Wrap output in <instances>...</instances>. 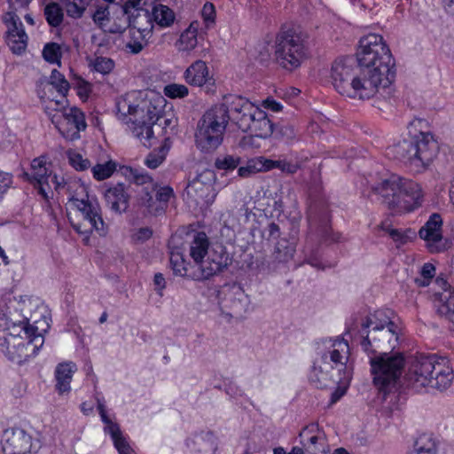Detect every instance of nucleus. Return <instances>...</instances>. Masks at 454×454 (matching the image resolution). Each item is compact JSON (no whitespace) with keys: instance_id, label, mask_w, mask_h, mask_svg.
<instances>
[{"instance_id":"22","label":"nucleus","mask_w":454,"mask_h":454,"mask_svg":"<svg viewBox=\"0 0 454 454\" xmlns=\"http://www.w3.org/2000/svg\"><path fill=\"white\" fill-rule=\"evenodd\" d=\"M51 171L46 167V162L42 158L34 159L31 162V172L24 173V176L27 181L33 184L38 192L45 200H49L51 192Z\"/></svg>"},{"instance_id":"39","label":"nucleus","mask_w":454,"mask_h":454,"mask_svg":"<svg viewBox=\"0 0 454 454\" xmlns=\"http://www.w3.org/2000/svg\"><path fill=\"white\" fill-rule=\"evenodd\" d=\"M44 16L50 26L57 27L63 21V9L58 3H50L44 7Z\"/></svg>"},{"instance_id":"54","label":"nucleus","mask_w":454,"mask_h":454,"mask_svg":"<svg viewBox=\"0 0 454 454\" xmlns=\"http://www.w3.org/2000/svg\"><path fill=\"white\" fill-rule=\"evenodd\" d=\"M67 157L70 165L78 171H84L90 167V161L74 151H68Z\"/></svg>"},{"instance_id":"12","label":"nucleus","mask_w":454,"mask_h":454,"mask_svg":"<svg viewBox=\"0 0 454 454\" xmlns=\"http://www.w3.org/2000/svg\"><path fill=\"white\" fill-rule=\"evenodd\" d=\"M283 110L281 103L271 97H268L260 105H257L244 97L229 94L223 98L221 103L213 106L208 114H241L242 112L265 114V111L278 113Z\"/></svg>"},{"instance_id":"35","label":"nucleus","mask_w":454,"mask_h":454,"mask_svg":"<svg viewBox=\"0 0 454 454\" xmlns=\"http://www.w3.org/2000/svg\"><path fill=\"white\" fill-rule=\"evenodd\" d=\"M153 20L160 27H168L175 20L174 12L167 5L156 4L150 12Z\"/></svg>"},{"instance_id":"24","label":"nucleus","mask_w":454,"mask_h":454,"mask_svg":"<svg viewBox=\"0 0 454 454\" xmlns=\"http://www.w3.org/2000/svg\"><path fill=\"white\" fill-rule=\"evenodd\" d=\"M400 195L402 205L400 206L399 212L413 211L422 205L424 198L422 188L419 184L411 179L402 177Z\"/></svg>"},{"instance_id":"9","label":"nucleus","mask_w":454,"mask_h":454,"mask_svg":"<svg viewBox=\"0 0 454 454\" xmlns=\"http://www.w3.org/2000/svg\"><path fill=\"white\" fill-rule=\"evenodd\" d=\"M382 311H376L372 317H369L362 325L363 332L367 328L366 335L363 336L360 345L364 351L370 354H378L379 348H383L385 343L396 341L397 326L388 319L381 320Z\"/></svg>"},{"instance_id":"21","label":"nucleus","mask_w":454,"mask_h":454,"mask_svg":"<svg viewBox=\"0 0 454 454\" xmlns=\"http://www.w3.org/2000/svg\"><path fill=\"white\" fill-rule=\"evenodd\" d=\"M232 121L239 129L244 132L249 130L259 138L269 137L273 132V123L269 115H236Z\"/></svg>"},{"instance_id":"41","label":"nucleus","mask_w":454,"mask_h":454,"mask_svg":"<svg viewBox=\"0 0 454 454\" xmlns=\"http://www.w3.org/2000/svg\"><path fill=\"white\" fill-rule=\"evenodd\" d=\"M198 44L197 31L190 26L184 32L181 34L178 41V50L180 51H191Z\"/></svg>"},{"instance_id":"3","label":"nucleus","mask_w":454,"mask_h":454,"mask_svg":"<svg viewBox=\"0 0 454 454\" xmlns=\"http://www.w3.org/2000/svg\"><path fill=\"white\" fill-rule=\"evenodd\" d=\"M453 379L449 362L434 355L416 356L406 373L408 383L416 389L430 387L442 391L451 385Z\"/></svg>"},{"instance_id":"16","label":"nucleus","mask_w":454,"mask_h":454,"mask_svg":"<svg viewBox=\"0 0 454 454\" xmlns=\"http://www.w3.org/2000/svg\"><path fill=\"white\" fill-rule=\"evenodd\" d=\"M215 179L214 171L206 169L193 178L186 186L185 192L189 200L196 205L209 204L215 200L213 182Z\"/></svg>"},{"instance_id":"43","label":"nucleus","mask_w":454,"mask_h":454,"mask_svg":"<svg viewBox=\"0 0 454 454\" xmlns=\"http://www.w3.org/2000/svg\"><path fill=\"white\" fill-rule=\"evenodd\" d=\"M94 23L106 32L115 33L114 30L107 28L110 22V12L108 6L99 5L92 14Z\"/></svg>"},{"instance_id":"47","label":"nucleus","mask_w":454,"mask_h":454,"mask_svg":"<svg viewBox=\"0 0 454 454\" xmlns=\"http://www.w3.org/2000/svg\"><path fill=\"white\" fill-rule=\"evenodd\" d=\"M116 169V164L113 160H109L103 164H97L92 167L91 171L93 177L98 181L110 177Z\"/></svg>"},{"instance_id":"42","label":"nucleus","mask_w":454,"mask_h":454,"mask_svg":"<svg viewBox=\"0 0 454 454\" xmlns=\"http://www.w3.org/2000/svg\"><path fill=\"white\" fill-rule=\"evenodd\" d=\"M328 215L324 216L320 220L318 227V235L322 242L333 243L340 240L341 235L339 232H333L331 229Z\"/></svg>"},{"instance_id":"18","label":"nucleus","mask_w":454,"mask_h":454,"mask_svg":"<svg viewBox=\"0 0 454 454\" xmlns=\"http://www.w3.org/2000/svg\"><path fill=\"white\" fill-rule=\"evenodd\" d=\"M231 263V258L221 247L219 251L215 250L208 254L207 258L203 260L199 265L198 269L194 270L189 278L196 280L202 281L222 272Z\"/></svg>"},{"instance_id":"36","label":"nucleus","mask_w":454,"mask_h":454,"mask_svg":"<svg viewBox=\"0 0 454 454\" xmlns=\"http://www.w3.org/2000/svg\"><path fill=\"white\" fill-rule=\"evenodd\" d=\"M308 160L307 156H299L297 153H292L290 160L283 159L271 161L272 166L288 174H294L300 169L304 161Z\"/></svg>"},{"instance_id":"38","label":"nucleus","mask_w":454,"mask_h":454,"mask_svg":"<svg viewBox=\"0 0 454 454\" xmlns=\"http://www.w3.org/2000/svg\"><path fill=\"white\" fill-rule=\"evenodd\" d=\"M137 202L140 207H145L151 215H159L162 214V207L158 205L156 198H153L152 192L148 191V187L143 189Z\"/></svg>"},{"instance_id":"11","label":"nucleus","mask_w":454,"mask_h":454,"mask_svg":"<svg viewBox=\"0 0 454 454\" xmlns=\"http://www.w3.org/2000/svg\"><path fill=\"white\" fill-rule=\"evenodd\" d=\"M119 121L126 125L134 137L138 138L141 143L149 147L152 145L151 140L153 138V126H164L162 129L166 132L168 129L171 131L177 125V119L172 115L171 118H165L166 115H117Z\"/></svg>"},{"instance_id":"13","label":"nucleus","mask_w":454,"mask_h":454,"mask_svg":"<svg viewBox=\"0 0 454 454\" xmlns=\"http://www.w3.org/2000/svg\"><path fill=\"white\" fill-rule=\"evenodd\" d=\"M118 114H168L171 106H168L164 97L152 93L145 98L135 94L127 95L117 102Z\"/></svg>"},{"instance_id":"4","label":"nucleus","mask_w":454,"mask_h":454,"mask_svg":"<svg viewBox=\"0 0 454 454\" xmlns=\"http://www.w3.org/2000/svg\"><path fill=\"white\" fill-rule=\"evenodd\" d=\"M438 153V144L430 132H420L414 140L403 139L387 148L389 158L406 164L412 171L421 173L433 162Z\"/></svg>"},{"instance_id":"10","label":"nucleus","mask_w":454,"mask_h":454,"mask_svg":"<svg viewBox=\"0 0 454 454\" xmlns=\"http://www.w3.org/2000/svg\"><path fill=\"white\" fill-rule=\"evenodd\" d=\"M230 115H202L197 123L195 144L205 153L215 152L223 143Z\"/></svg>"},{"instance_id":"31","label":"nucleus","mask_w":454,"mask_h":454,"mask_svg":"<svg viewBox=\"0 0 454 454\" xmlns=\"http://www.w3.org/2000/svg\"><path fill=\"white\" fill-rule=\"evenodd\" d=\"M127 16L129 28L140 30L142 33H145V35H152L153 20L149 10L142 12H135Z\"/></svg>"},{"instance_id":"48","label":"nucleus","mask_w":454,"mask_h":454,"mask_svg":"<svg viewBox=\"0 0 454 454\" xmlns=\"http://www.w3.org/2000/svg\"><path fill=\"white\" fill-rule=\"evenodd\" d=\"M6 42L13 53L20 54L27 47V35L25 32H21L20 35H6Z\"/></svg>"},{"instance_id":"37","label":"nucleus","mask_w":454,"mask_h":454,"mask_svg":"<svg viewBox=\"0 0 454 454\" xmlns=\"http://www.w3.org/2000/svg\"><path fill=\"white\" fill-rule=\"evenodd\" d=\"M67 15L72 19H80L83 16L91 0H61Z\"/></svg>"},{"instance_id":"29","label":"nucleus","mask_w":454,"mask_h":454,"mask_svg":"<svg viewBox=\"0 0 454 454\" xmlns=\"http://www.w3.org/2000/svg\"><path fill=\"white\" fill-rule=\"evenodd\" d=\"M76 365L72 362L59 364L55 369L56 390L59 394L68 393Z\"/></svg>"},{"instance_id":"52","label":"nucleus","mask_w":454,"mask_h":454,"mask_svg":"<svg viewBox=\"0 0 454 454\" xmlns=\"http://www.w3.org/2000/svg\"><path fill=\"white\" fill-rule=\"evenodd\" d=\"M106 421L107 422H104L106 425L105 431L111 435V438L114 443L115 448L126 442L127 441L122 436L119 426L114 423L109 418H107Z\"/></svg>"},{"instance_id":"7","label":"nucleus","mask_w":454,"mask_h":454,"mask_svg":"<svg viewBox=\"0 0 454 454\" xmlns=\"http://www.w3.org/2000/svg\"><path fill=\"white\" fill-rule=\"evenodd\" d=\"M370 356L371 372L375 387L385 395L395 387L403 374L405 359L401 353L380 351Z\"/></svg>"},{"instance_id":"30","label":"nucleus","mask_w":454,"mask_h":454,"mask_svg":"<svg viewBox=\"0 0 454 454\" xmlns=\"http://www.w3.org/2000/svg\"><path fill=\"white\" fill-rule=\"evenodd\" d=\"M184 79L187 83L192 86L201 87L209 78V71L206 62L197 60L192 63L184 72Z\"/></svg>"},{"instance_id":"46","label":"nucleus","mask_w":454,"mask_h":454,"mask_svg":"<svg viewBox=\"0 0 454 454\" xmlns=\"http://www.w3.org/2000/svg\"><path fill=\"white\" fill-rule=\"evenodd\" d=\"M49 84L51 85L63 98L66 97L69 90V82L57 69H53L51 71L49 78Z\"/></svg>"},{"instance_id":"57","label":"nucleus","mask_w":454,"mask_h":454,"mask_svg":"<svg viewBox=\"0 0 454 454\" xmlns=\"http://www.w3.org/2000/svg\"><path fill=\"white\" fill-rule=\"evenodd\" d=\"M148 1L149 0H128L122 6L123 12L129 15L148 11V9L145 8L148 5Z\"/></svg>"},{"instance_id":"2","label":"nucleus","mask_w":454,"mask_h":454,"mask_svg":"<svg viewBox=\"0 0 454 454\" xmlns=\"http://www.w3.org/2000/svg\"><path fill=\"white\" fill-rule=\"evenodd\" d=\"M356 59L359 68L369 73L366 76L375 84L378 91L380 88H387L393 82L395 76V60L381 35L370 34L361 38Z\"/></svg>"},{"instance_id":"15","label":"nucleus","mask_w":454,"mask_h":454,"mask_svg":"<svg viewBox=\"0 0 454 454\" xmlns=\"http://www.w3.org/2000/svg\"><path fill=\"white\" fill-rule=\"evenodd\" d=\"M309 379L317 388L331 387L338 384L345 385L351 380V370H344V372L340 374L327 363L325 355L323 360L316 359Z\"/></svg>"},{"instance_id":"58","label":"nucleus","mask_w":454,"mask_h":454,"mask_svg":"<svg viewBox=\"0 0 454 454\" xmlns=\"http://www.w3.org/2000/svg\"><path fill=\"white\" fill-rule=\"evenodd\" d=\"M164 94L170 98H182L188 95V88L184 84L171 83L165 86Z\"/></svg>"},{"instance_id":"61","label":"nucleus","mask_w":454,"mask_h":454,"mask_svg":"<svg viewBox=\"0 0 454 454\" xmlns=\"http://www.w3.org/2000/svg\"><path fill=\"white\" fill-rule=\"evenodd\" d=\"M13 183V176L11 173L0 169V201L9 191Z\"/></svg>"},{"instance_id":"14","label":"nucleus","mask_w":454,"mask_h":454,"mask_svg":"<svg viewBox=\"0 0 454 454\" xmlns=\"http://www.w3.org/2000/svg\"><path fill=\"white\" fill-rule=\"evenodd\" d=\"M349 353V345L343 338L326 339L317 342L319 357L317 359L323 360V356L325 355L327 363L340 374L344 372V370L353 372L351 364H348Z\"/></svg>"},{"instance_id":"20","label":"nucleus","mask_w":454,"mask_h":454,"mask_svg":"<svg viewBox=\"0 0 454 454\" xmlns=\"http://www.w3.org/2000/svg\"><path fill=\"white\" fill-rule=\"evenodd\" d=\"M1 444L4 454H26L30 452L32 437L22 428H8L3 433Z\"/></svg>"},{"instance_id":"55","label":"nucleus","mask_w":454,"mask_h":454,"mask_svg":"<svg viewBox=\"0 0 454 454\" xmlns=\"http://www.w3.org/2000/svg\"><path fill=\"white\" fill-rule=\"evenodd\" d=\"M166 159L164 147L151 152L145 160V164L152 169L157 168Z\"/></svg>"},{"instance_id":"60","label":"nucleus","mask_w":454,"mask_h":454,"mask_svg":"<svg viewBox=\"0 0 454 454\" xmlns=\"http://www.w3.org/2000/svg\"><path fill=\"white\" fill-rule=\"evenodd\" d=\"M131 176L133 179V182L137 185H145L147 184L148 187L152 188V191L155 189V183L153 182V179L151 176H149L147 173L139 172L137 170H131Z\"/></svg>"},{"instance_id":"45","label":"nucleus","mask_w":454,"mask_h":454,"mask_svg":"<svg viewBox=\"0 0 454 454\" xmlns=\"http://www.w3.org/2000/svg\"><path fill=\"white\" fill-rule=\"evenodd\" d=\"M170 267L175 275L187 277L193 271H190L187 268L188 263L179 253L172 252L169 259Z\"/></svg>"},{"instance_id":"56","label":"nucleus","mask_w":454,"mask_h":454,"mask_svg":"<svg viewBox=\"0 0 454 454\" xmlns=\"http://www.w3.org/2000/svg\"><path fill=\"white\" fill-rule=\"evenodd\" d=\"M240 159L232 155H226L223 158H216L215 167L220 170H233L239 164Z\"/></svg>"},{"instance_id":"23","label":"nucleus","mask_w":454,"mask_h":454,"mask_svg":"<svg viewBox=\"0 0 454 454\" xmlns=\"http://www.w3.org/2000/svg\"><path fill=\"white\" fill-rule=\"evenodd\" d=\"M51 121L62 137L71 141L78 139L87 126L84 115H52Z\"/></svg>"},{"instance_id":"25","label":"nucleus","mask_w":454,"mask_h":454,"mask_svg":"<svg viewBox=\"0 0 454 454\" xmlns=\"http://www.w3.org/2000/svg\"><path fill=\"white\" fill-rule=\"evenodd\" d=\"M299 436L307 440V443L301 442L308 451L312 454L326 453L325 436L320 432L317 424H310L305 427L300 433Z\"/></svg>"},{"instance_id":"64","label":"nucleus","mask_w":454,"mask_h":454,"mask_svg":"<svg viewBox=\"0 0 454 454\" xmlns=\"http://www.w3.org/2000/svg\"><path fill=\"white\" fill-rule=\"evenodd\" d=\"M201 15L207 23H214L215 17L214 4L211 3H206L202 8Z\"/></svg>"},{"instance_id":"6","label":"nucleus","mask_w":454,"mask_h":454,"mask_svg":"<svg viewBox=\"0 0 454 454\" xmlns=\"http://www.w3.org/2000/svg\"><path fill=\"white\" fill-rule=\"evenodd\" d=\"M69 201L80 213L82 221L71 220L73 228L81 234L89 235L97 231L100 235L106 232V225L101 215L99 203L95 197L90 196L87 187L80 183L74 182L68 185Z\"/></svg>"},{"instance_id":"1","label":"nucleus","mask_w":454,"mask_h":454,"mask_svg":"<svg viewBox=\"0 0 454 454\" xmlns=\"http://www.w3.org/2000/svg\"><path fill=\"white\" fill-rule=\"evenodd\" d=\"M38 304V299L27 298L20 303L22 320L6 319V326L0 335V349L10 361L20 364L36 355L43 347V336L37 327L29 325L32 309L37 308Z\"/></svg>"},{"instance_id":"50","label":"nucleus","mask_w":454,"mask_h":454,"mask_svg":"<svg viewBox=\"0 0 454 454\" xmlns=\"http://www.w3.org/2000/svg\"><path fill=\"white\" fill-rule=\"evenodd\" d=\"M4 22L7 27V35H20L25 32L20 19L13 12H8L4 16Z\"/></svg>"},{"instance_id":"63","label":"nucleus","mask_w":454,"mask_h":454,"mask_svg":"<svg viewBox=\"0 0 454 454\" xmlns=\"http://www.w3.org/2000/svg\"><path fill=\"white\" fill-rule=\"evenodd\" d=\"M74 182H77V181L76 180L67 181L62 176H58L57 174L52 175V173H51L50 183H51L54 185V188L56 191H60V190L67 188V191L68 192V185Z\"/></svg>"},{"instance_id":"28","label":"nucleus","mask_w":454,"mask_h":454,"mask_svg":"<svg viewBox=\"0 0 454 454\" xmlns=\"http://www.w3.org/2000/svg\"><path fill=\"white\" fill-rule=\"evenodd\" d=\"M188 446L196 454H214L216 449L215 438L211 432H200L188 441Z\"/></svg>"},{"instance_id":"40","label":"nucleus","mask_w":454,"mask_h":454,"mask_svg":"<svg viewBox=\"0 0 454 454\" xmlns=\"http://www.w3.org/2000/svg\"><path fill=\"white\" fill-rule=\"evenodd\" d=\"M313 235L309 233L306 238L305 247H304V255H305V262L311 265L314 268L324 270L325 266L320 261V258L317 256V252L313 249Z\"/></svg>"},{"instance_id":"34","label":"nucleus","mask_w":454,"mask_h":454,"mask_svg":"<svg viewBox=\"0 0 454 454\" xmlns=\"http://www.w3.org/2000/svg\"><path fill=\"white\" fill-rule=\"evenodd\" d=\"M129 40L125 44L127 52L138 54L147 45L148 40L152 35H145L140 30L129 28Z\"/></svg>"},{"instance_id":"62","label":"nucleus","mask_w":454,"mask_h":454,"mask_svg":"<svg viewBox=\"0 0 454 454\" xmlns=\"http://www.w3.org/2000/svg\"><path fill=\"white\" fill-rule=\"evenodd\" d=\"M114 67V63L111 59L98 57L96 59L94 63V68L96 71L101 74H108Z\"/></svg>"},{"instance_id":"44","label":"nucleus","mask_w":454,"mask_h":454,"mask_svg":"<svg viewBox=\"0 0 454 454\" xmlns=\"http://www.w3.org/2000/svg\"><path fill=\"white\" fill-rule=\"evenodd\" d=\"M414 450L417 454H436L435 442L428 434H421L414 442Z\"/></svg>"},{"instance_id":"49","label":"nucleus","mask_w":454,"mask_h":454,"mask_svg":"<svg viewBox=\"0 0 454 454\" xmlns=\"http://www.w3.org/2000/svg\"><path fill=\"white\" fill-rule=\"evenodd\" d=\"M381 228L383 231H385L389 237L397 244V246L406 244L410 239V234H413L411 230H398L390 228L389 226H386L385 223L381 224Z\"/></svg>"},{"instance_id":"33","label":"nucleus","mask_w":454,"mask_h":454,"mask_svg":"<svg viewBox=\"0 0 454 454\" xmlns=\"http://www.w3.org/2000/svg\"><path fill=\"white\" fill-rule=\"evenodd\" d=\"M208 240L204 232H198L191 243L190 255L196 264H200L207 254Z\"/></svg>"},{"instance_id":"19","label":"nucleus","mask_w":454,"mask_h":454,"mask_svg":"<svg viewBox=\"0 0 454 454\" xmlns=\"http://www.w3.org/2000/svg\"><path fill=\"white\" fill-rule=\"evenodd\" d=\"M400 185H402V177L397 175H392L373 186L372 192L379 200L380 199L381 202L386 204L388 208L399 212L400 206L402 205Z\"/></svg>"},{"instance_id":"8","label":"nucleus","mask_w":454,"mask_h":454,"mask_svg":"<svg viewBox=\"0 0 454 454\" xmlns=\"http://www.w3.org/2000/svg\"><path fill=\"white\" fill-rule=\"evenodd\" d=\"M304 39L301 33L290 27H282L276 36L275 57L285 69L299 67L305 59Z\"/></svg>"},{"instance_id":"51","label":"nucleus","mask_w":454,"mask_h":454,"mask_svg":"<svg viewBox=\"0 0 454 454\" xmlns=\"http://www.w3.org/2000/svg\"><path fill=\"white\" fill-rule=\"evenodd\" d=\"M295 248L286 242H278L275 247V259L279 262H286L294 257Z\"/></svg>"},{"instance_id":"5","label":"nucleus","mask_w":454,"mask_h":454,"mask_svg":"<svg viewBox=\"0 0 454 454\" xmlns=\"http://www.w3.org/2000/svg\"><path fill=\"white\" fill-rule=\"evenodd\" d=\"M366 75L369 73L363 72L359 67L354 72L350 58L336 59L332 65V83L340 95L348 98H370L378 92L375 84Z\"/></svg>"},{"instance_id":"27","label":"nucleus","mask_w":454,"mask_h":454,"mask_svg":"<svg viewBox=\"0 0 454 454\" xmlns=\"http://www.w3.org/2000/svg\"><path fill=\"white\" fill-rule=\"evenodd\" d=\"M225 300L230 303V309L236 314L246 312L250 304L248 295L239 284H233L228 287Z\"/></svg>"},{"instance_id":"53","label":"nucleus","mask_w":454,"mask_h":454,"mask_svg":"<svg viewBox=\"0 0 454 454\" xmlns=\"http://www.w3.org/2000/svg\"><path fill=\"white\" fill-rule=\"evenodd\" d=\"M43 56L47 62L60 64V47L56 43H47L43 48Z\"/></svg>"},{"instance_id":"32","label":"nucleus","mask_w":454,"mask_h":454,"mask_svg":"<svg viewBox=\"0 0 454 454\" xmlns=\"http://www.w3.org/2000/svg\"><path fill=\"white\" fill-rule=\"evenodd\" d=\"M434 306L439 316L454 323V294L449 291L440 294Z\"/></svg>"},{"instance_id":"26","label":"nucleus","mask_w":454,"mask_h":454,"mask_svg":"<svg viewBox=\"0 0 454 454\" xmlns=\"http://www.w3.org/2000/svg\"><path fill=\"white\" fill-rule=\"evenodd\" d=\"M106 205L112 211L121 214L129 207V195L123 184H117L109 187L105 192Z\"/></svg>"},{"instance_id":"59","label":"nucleus","mask_w":454,"mask_h":454,"mask_svg":"<svg viewBox=\"0 0 454 454\" xmlns=\"http://www.w3.org/2000/svg\"><path fill=\"white\" fill-rule=\"evenodd\" d=\"M174 196V191L170 186L160 187L156 192V200L159 206L162 207V214L165 212L169 200Z\"/></svg>"},{"instance_id":"17","label":"nucleus","mask_w":454,"mask_h":454,"mask_svg":"<svg viewBox=\"0 0 454 454\" xmlns=\"http://www.w3.org/2000/svg\"><path fill=\"white\" fill-rule=\"evenodd\" d=\"M419 235L431 254L442 253L447 249V240L442 236V219L439 214L434 213L429 216L420 228Z\"/></svg>"}]
</instances>
